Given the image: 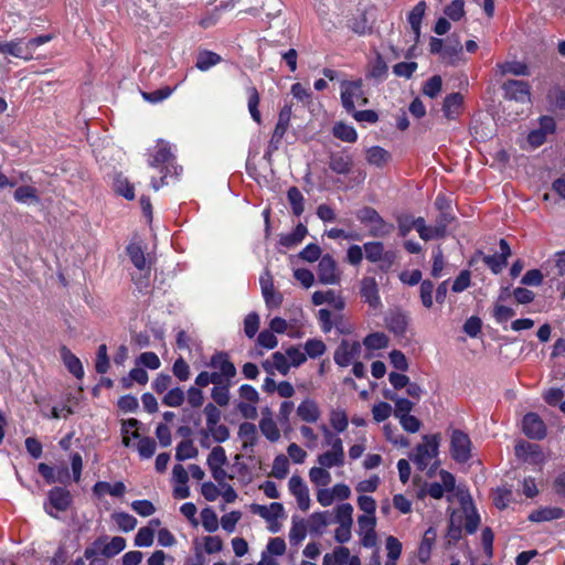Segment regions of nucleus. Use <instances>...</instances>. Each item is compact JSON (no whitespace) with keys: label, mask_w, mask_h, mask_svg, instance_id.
Wrapping results in <instances>:
<instances>
[{"label":"nucleus","mask_w":565,"mask_h":565,"mask_svg":"<svg viewBox=\"0 0 565 565\" xmlns=\"http://www.w3.org/2000/svg\"><path fill=\"white\" fill-rule=\"evenodd\" d=\"M330 169L338 174H348L352 170L353 159L350 154L337 152L330 156Z\"/></svg>","instance_id":"obj_30"},{"label":"nucleus","mask_w":565,"mask_h":565,"mask_svg":"<svg viewBox=\"0 0 565 565\" xmlns=\"http://www.w3.org/2000/svg\"><path fill=\"white\" fill-rule=\"evenodd\" d=\"M436 536L437 533L434 527H429L425 531L420 545L418 547V558L422 563H425L429 559Z\"/></svg>","instance_id":"obj_36"},{"label":"nucleus","mask_w":565,"mask_h":565,"mask_svg":"<svg viewBox=\"0 0 565 565\" xmlns=\"http://www.w3.org/2000/svg\"><path fill=\"white\" fill-rule=\"evenodd\" d=\"M233 385V382H224L220 384H214L212 391H211V397L212 399L218 405V406H227L230 403V388Z\"/></svg>","instance_id":"obj_41"},{"label":"nucleus","mask_w":565,"mask_h":565,"mask_svg":"<svg viewBox=\"0 0 565 565\" xmlns=\"http://www.w3.org/2000/svg\"><path fill=\"white\" fill-rule=\"evenodd\" d=\"M362 81H344L341 83V102L347 111H353L355 106L367 104L364 96Z\"/></svg>","instance_id":"obj_5"},{"label":"nucleus","mask_w":565,"mask_h":565,"mask_svg":"<svg viewBox=\"0 0 565 565\" xmlns=\"http://www.w3.org/2000/svg\"><path fill=\"white\" fill-rule=\"evenodd\" d=\"M307 535V524L305 520L292 518V525L289 531V542L291 545L300 544Z\"/></svg>","instance_id":"obj_48"},{"label":"nucleus","mask_w":565,"mask_h":565,"mask_svg":"<svg viewBox=\"0 0 565 565\" xmlns=\"http://www.w3.org/2000/svg\"><path fill=\"white\" fill-rule=\"evenodd\" d=\"M440 482H431L427 483L422 490H420V497L427 494L431 497L433 499H441L445 494V492H452L456 486V479L455 477L446 471L441 470L439 472Z\"/></svg>","instance_id":"obj_9"},{"label":"nucleus","mask_w":565,"mask_h":565,"mask_svg":"<svg viewBox=\"0 0 565 565\" xmlns=\"http://www.w3.org/2000/svg\"><path fill=\"white\" fill-rule=\"evenodd\" d=\"M47 499L50 502V508L45 507L46 513L51 516L56 518V514L52 512L51 509H55L56 511H66L72 503V494L71 492L61 487H55L49 491Z\"/></svg>","instance_id":"obj_15"},{"label":"nucleus","mask_w":565,"mask_h":565,"mask_svg":"<svg viewBox=\"0 0 565 565\" xmlns=\"http://www.w3.org/2000/svg\"><path fill=\"white\" fill-rule=\"evenodd\" d=\"M439 435H425L423 443L417 445L414 454L411 456L412 461L417 469L424 471L438 455Z\"/></svg>","instance_id":"obj_3"},{"label":"nucleus","mask_w":565,"mask_h":565,"mask_svg":"<svg viewBox=\"0 0 565 565\" xmlns=\"http://www.w3.org/2000/svg\"><path fill=\"white\" fill-rule=\"evenodd\" d=\"M329 420L337 434L343 433L349 426L347 412L339 407L330 411Z\"/></svg>","instance_id":"obj_42"},{"label":"nucleus","mask_w":565,"mask_h":565,"mask_svg":"<svg viewBox=\"0 0 565 565\" xmlns=\"http://www.w3.org/2000/svg\"><path fill=\"white\" fill-rule=\"evenodd\" d=\"M317 461L320 466L327 469L334 467H342L345 462L344 448L328 449L317 457Z\"/></svg>","instance_id":"obj_27"},{"label":"nucleus","mask_w":565,"mask_h":565,"mask_svg":"<svg viewBox=\"0 0 565 565\" xmlns=\"http://www.w3.org/2000/svg\"><path fill=\"white\" fill-rule=\"evenodd\" d=\"M462 45L458 38H448L444 42L441 60L448 64H455L461 53Z\"/></svg>","instance_id":"obj_32"},{"label":"nucleus","mask_w":565,"mask_h":565,"mask_svg":"<svg viewBox=\"0 0 565 565\" xmlns=\"http://www.w3.org/2000/svg\"><path fill=\"white\" fill-rule=\"evenodd\" d=\"M127 254L134 266L141 270L149 273L150 266L147 262L145 253L139 244L131 243L127 246Z\"/></svg>","instance_id":"obj_34"},{"label":"nucleus","mask_w":565,"mask_h":565,"mask_svg":"<svg viewBox=\"0 0 565 565\" xmlns=\"http://www.w3.org/2000/svg\"><path fill=\"white\" fill-rule=\"evenodd\" d=\"M126 547V540L121 536H114L110 541H105L102 544L100 554L105 557H113L124 551Z\"/></svg>","instance_id":"obj_43"},{"label":"nucleus","mask_w":565,"mask_h":565,"mask_svg":"<svg viewBox=\"0 0 565 565\" xmlns=\"http://www.w3.org/2000/svg\"><path fill=\"white\" fill-rule=\"evenodd\" d=\"M383 431H384L385 438L393 445L399 446V447H408L409 446L408 439L405 436H403L402 434H399L398 429L395 426H393L392 424H385L383 426Z\"/></svg>","instance_id":"obj_52"},{"label":"nucleus","mask_w":565,"mask_h":565,"mask_svg":"<svg viewBox=\"0 0 565 565\" xmlns=\"http://www.w3.org/2000/svg\"><path fill=\"white\" fill-rule=\"evenodd\" d=\"M309 478L312 483L319 487H327L331 482L330 472L320 465L309 470Z\"/></svg>","instance_id":"obj_53"},{"label":"nucleus","mask_w":565,"mask_h":565,"mask_svg":"<svg viewBox=\"0 0 565 565\" xmlns=\"http://www.w3.org/2000/svg\"><path fill=\"white\" fill-rule=\"evenodd\" d=\"M307 234V227L302 223H299L291 233L280 235L279 244L284 247L292 248L300 244Z\"/></svg>","instance_id":"obj_33"},{"label":"nucleus","mask_w":565,"mask_h":565,"mask_svg":"<svg viewBox=\"0 0 565 565\" xmlns=\"http://www.w3.org/2000/svg\"><path fill=\"white\" fill-rule=\"evenodd\" d=\"M125 492L126 486L121 481L115 482L114 484H110L106 481H97L93 486V493L98 498H102L107 493L111 497H122Z\"/></svg>","instance_id":"obj_31"},{"label":"nucleus","mask_w":565,"mask_h":565,"mask_svg":"<svg viewBox=\"0 0 565 565\" xmlns=\"http://www.w3.org/2000/svg\"><path fill=\"white\" fill-rule=\"evenodd\" d=\"M237 435L242 440L243 450L253 451L258 440L256 425L249 422L242 423L238 427Z\"/></svg>","instance_id":"obj_26"},{"label":"nucleus","mask_w":565,"mask_h":565,"mask_svg":"<svg viewBox=\"0 0 565 565\" xmlns=\"http://www.w3.org/2000/svg\"><path fill=\"white\" fill-rule=\"evenodd\" d=\"M296 413L300 420L308 424L317 423L321 418L322 414L319 404L310 397L305 398L298 405Z\"/></svg>","instance_id":"obj_23"},{"label":"nucleus","mask_w":565,"mask_h":565,"mask_svg":"<svg viewBox=\"0 0 565 565\" xmlns=\"http://www.w3.org/2000/svg\"><path fill=\"white\" fill-rule=\"evenodd\" d=\"M209 367L213 370V374L218 376V384L224 382H233L237 371L230 356L225 352H216L211 356Z\"/></svg>","instance_id":"obj_7"},{"label":"nucleus","mask_w":565,"mask_h":565,"mask_svg":"<svg viewBox=\"0 0 565 565\" xmlns=\"http://www.w3.org/2000/svg\"><path fill=\"white\" fill-rule=\"evenodd\" d=\"M393 414V407L386 402H380L373 405L372 416L376 423L386 420Z\"/></svg>","instance_id":"obj_63"},{"label":"nucleus","mask_w":565,"mask_h":565,"mask_svg":"<svg viewBox=\"0 0 565 565\" xmlns=\"http://www.w3.org/2000/svg\"><path fill=\"white\" fill-rule=\"evenodd\" d=\"M361 344L358 341L342 340L334 351V362L342 367L352 364L360 356Z\"/></svg>","instance_id":"obj_10"},{"label":"nucleus","mask_w":565,"mask_h":565,"mask_svg":"<svg viewBox=\"0 0 565 565\" xmlns=\"http://www.w3.org/2000/svg\"><path fill=\"white\" fill-rule=\"evenodd\" d=\"M514 450L518 459L524 462L535 466L544 462V452L542 451V448L536 444L520 441L515 445Z\"/></svg>","instance_id":"obj_12"},{"label":"nucleus","mask_w":565,"mask_h":565,"mask_svg":"<svg viewBox=\"0 0 565 565\" xmlns=\"http://www.w3.org/2000/svg\"><path fill=\"white\" fill-rule=\"evenodd\" d=\"M448 217L446 214L441 215L440 221L435 226H425L418 232V235L424 241H430L434 238L443 237L446 233Z\"/></svg>","instance_id":"obj_37"},{"label":"nucleus","mask_w":565,"mask_h":565,"mask_svg":"<svg viewBox=\"0 0 565 565\" xmlns=\"http://www.w3.org/2000/svg\"><path fill=\"white\" fill-rule=\"evenodd\" d=\"M206 463L211 470L212 477L217 481L222 482L227 473L224 466L227 463V457L225 449L222 446L214 447L207 456Z\"/></svg>","instance_id":"obj_11"},{"label":"nucleus","mask_w":565,"mask_h":565,"mask_svg":"<svg viewBox=\"0 0 565 565\" xmlns=\"http://www.w3.org/2000/svg\"><path fill=\"white\" fill-rule=\"evenodd\" d=\"M289 472V460L285 455L275 457L270 475L277 479H284Z\"/></svg>","instance_id":"obj_56"},{"label":"nucleus","mask_w":565,"mask_h":565,"mask_svg":"<svg viewBox=\"0 0 565 565\" xmlns=\"http://www.w3.org/2000/svg\"><path fill=\"white\" fill-rule=\"evenodd\" d=\"M222 61V57L212 52V51H201L198 54L195 66L202 71L206 72L211 67L217 65Z\"/></svg>","instance_id":"obj_44"},{"label":"nucleus","mask_w":565,"mask_h":565,"mask_svg":"<svg viewBox=\"0 0 565 565\" xmlns=\"http://www.w3.org/2000/svg\"><path fill=\"white\" fill-rule=\"evenodd\" d=\"M318 278L321 284L337 285L340 281V274L337 270V264L329 254L323 255L318 264Z\"/></svg>","instance_id":"obj_14"},{"label":"nucleus","mask_w":565,"mask_h":565,"mask_svg":"<svg viewBox=\"0 0 565 565\" xmlns=\"http://www.w3.org/2000/svg\"><path fill=\"white\" fill-rule=\"evenodd\" d=\"M292 114V105L286 104L279 111L278 121L269 141V147L277 149L286 131L288 130L290 118Z\"/></svg>","instance_id":"obj_18"},{"label":"nucleus","mask_w":565,"mask_h":565,"mask_svg":"<svg viewBox=\"0 0 565 565\" xmlns=\"http://www.w3.org/2000/svg\"><path fill=\"white\" fill-rule=\"evenodd\" d=\"M435 290L434 282L426 279L420 282L419 296L425 308L430 309L434 305L433 294Z\"/></svg>","instance_id":"obj_59"},{"label":"nucleus","mask_w":565,"mask_h":565,"mask_svg":"<svg viewBox=\"0 0 565 565\" xmlns=\"http://www.w3.org/2000/svg\"><path fill=\"white\" fill-rule=\"evenodd\" d=\"M500 254L484 255L483 262L491 269L493 274H499L508 264V258L511 256V248L504 238L499 242Z\"/></svg>","instance_id":"obj_19"},{"label":"nucleus","mask_w":565,"mask_h":565,"mask_svg":"<svg viewBox=\"0 0 565 565\" xmlns=\"http://www.w3.org/2000/svg\"><path fill=\"white\" fill-rule=\"evenodd\" d=\"M184 402V392L180 387L169 390L162 398V403L169 407H179Z\"/></svg>","instance_id":"obj_62"},{"label":"nucleus","mask_w":565,"mask_h":565,"mask_svg":"<svg viewBox=\"0 0 565 565\" xmlns=\"http://www.w3.org/2000/svg\"><path fill=\"white\" fill-rule=\"evenodd\" d=\"M359 534L361 536V544L364 547H373L376 545V518L371 515H360L358 518Z\"/></svg>","instance_id":"obj_17"},{"label":"nucleus","mask_w":565,"mask_h":565,"mask_svg":"<svg viewBox=\"0 0 565 565\" xmlns=\"http://www.w3.org/2000/svg\"><path fill=\"white\" fill-rule=\"evenodd\" d=\"M250 512L264 519L268 524V531L271 533L280 531L281 524L279 523V519L286 518L284 505L279 502H273L269 505L253 503L250 505Z\"/></svg>","instance_id":"obj_4"},{"label":"nucleus","mask_w":565,"mask_h":565,"mask_svg":"<svg viewBox=\"0 0 565 565\" xmlns=\"http://www.w3.org/2000/svg\"><path fill=\"white\" fill-rule=\"evenodd\" d=\"M113 519L118 527L124 532L132 531L137 525V519L126 512H117L113 514Z\"/></svg>","instance_id":"obj_57"},{"label":"nucleus","mask_w":565,"mask_h":565,"mask_svg":"<svg viewBox=\"0 0 565 565\" xmlns=\"http://www.w3.org/2000/svg\"><path fill=\"white\" fill-rule=\"evenodd\" d=\"M408 326L407 317L402 312H392L386 318V327L395 335H404Z\"/></svg>","instance_id":"obj_35"},{"label":"nucleus","mask_w":565,"mask_h":565,"mask_svg":"<svg viewBox=\"0 0 565 565\" xmlns=\"http://www.w3.org/2000/svg\"><path fill=\"white\" fill-rule=\"evenodd\" d=\"M564 515V511L561 508H543L533 511L529 515V520L532 522H545L561 519Z\"/></svg>","instance_id":"obj_40"},{"label":"nucleus","mask_w":565,"mask_h":565,"mask_svg":"<svg viewBox=\"0 0 565 565\" xmlns=\"http://www.w3.org/2000/svg\"><path fill=\"white\" fill-rule=\"evenodd\" d=\"M246 93H247V97H248L247 98V108L250 114V117L253 118V120L255 122L260 124L262 115L258 109L259 102H260L259 93L255 86H248L246 88Z\"/></svg>","instance_id":"obj_38"},{"label":"nucleus","mask_w":565,"mask_h":565,"mask_svg":"<svg viewBox=\"0 0 565 565\" xmlns=\"http://www.w3.org/2000/svg\"><path fill=\"white\" fill-rule=\"evenodd\" d=\"M332 134L335 138L344 142H355L358 139V134L354 127L342 121L334 124Z\"/></svg>","instance_id":"obj_45"},{"label":"nucleus","mask_w":565,"mask_h":565,"mask_svg":"<svg viewBox=\"0 0 565 565\" xmlns=\"http://www.w3.org/2000/svg\"><path fill=\"white\" fill-rule=\"evenodd\" d=\"M443 79L439 75H434L429 79H427L423 86V94L435 98L441 92Z\"/></svg>","instance_id":"obj_60"},{"label":"nucleus","mask_w":565,"mask_h":565,"mask_svg":"<svg viewBox=\"0 0 565 565\" xmlns=\"http://www.w3.org/2000/svg\"><path fill=\"white\" fill-rule=\"evenodd\" d=\"M174 159L171 145L164 140H158L156 146L149 149V166L160 168L161 172L164 173L160 182L154 178L151 180V188L154 191H158L164 184L169 174L179 175L182 171V168L174 163Z\"/></svg>","instance_id":"obj_1"},{"label":"nucleus","mask_w":565,"mask_h":565,"mask_svg":"<svg viewBox=\"0 0 565 565\" xmlns=\"http://www.w3.org/2000/svg\"><path fill=\"white\" fill-rule=\"evenodd\" d=\"M14 200L19 203L39 202L38 191L30 185L19 186L14 192Z\"/></svg>","instance_id":"obj_54"},{"label":"nucleus","mask_w":565,"mask_h":565,"mask_svg":"<svg viewBox=\"0 0 565 565\" xmlns=\"http://www.w3.org/2000/svg\"><path fill=\"white\" fill-rule=\"evenodd\" d=\"M450 454L455 461L465 463L471 458V440L460 429H454L450 436Z\"/></svg>","instance_id":"obj_8"},{"label":"nucleus","mask_w":565,"mask_h":565,"mask_svg":"<svg viewBox=\"0 0 565 565\" xmlns=\"http://www.w3.org/2000/svg\"><path fill=\"white\" fill-rule=\"evenodd\" d=\"M390 339L384 332L370 333L363 340V345L370 351L385 349Z\"/></svg>","instance_id":"obj_46"},{"label":"nucleus","mask_w":565,"mask_h":565,"mask_svg":"<svg viewBox=\"0 0 565 565\" xmlns=\"http://www.w3.org/2000/svg\"><path fill=\"white\" fill-rule=\"evenodd\" d=\"M206 435L212 437V440L215 443H224L230 438V430L224 424H214L210 426H205Z\"/></svg>","instance_id":"obj_55"},{"label":"nucleus","mask_w":565,"mask_h":565,"mask_svg":"<svg viewBox=\"0 0 565 565\" xmlns=\"http://www.w3.org/2000/svg\"><path fill=\"white\" fill-rule=\"evenodd\" d=\"M258 426L264 437L270 443H276L280 439V430L269 407L262 409V418Z\"/></svg>","instance_id":"obj_22"},{"label":"nucleus","mask_w":565,"mask_h":565,"mask_svg":"<svg viewBox=\"0 0 565 565\" xmlns=\"http://www.w3.org/2000/svg\"><path fill=\"white\" fill-rule=\"evenodd\" d=\"M523 433L532 439H542L546 435V427L539 415L529 413L523 417Z\"/></svg>","instance_id":"obj_24"},{"label":"nucleus","mask_w":565,"mask_h":565,"mask_svg":"<svg viewBox=\"0 0 565 565\" xmlns=\"http://www.w3.org/2000/svg\"><path fill=\"white\" fill-rule=\"evenodd\" d=\"M148 373L142 367H135L130 370L128 377L121 380L122 386L128 388L132 382L145 385L148 382Z\"/></svg>","instance_id":"obj_58"},{"label":"nucleus","mask_w":565,"mask_h":565,"mask_svg":"<svg viewBox=\"0 0 565 565\" xmlns=\"http://www.w3.org/2000/svg\"><path fill=\"white\" fill-rule=\"evenodd\" d=\"M199 455L198 449L190 439L180 441L175 448V459L178 461H184L188 459L196 458Z\"/></svg>","instance_id":"obj_47"},{"label":"nucleus","mask_w":565,"mask_h":565,"mask_svg":"<svg viewBox=\"0 0 565 565\" xmlns=\"http://www.w3.org/2000/svg\"><path fill=\"white\" fill-rule=\"evenodd\" d=\"M425 11L426 2L419 1L408 14V23L411 24L416 39H418L420 35L422 20L424 18Z\"/></svg>","instance_id":"obj_39"},{"label":"nucleus","mask_w":565,"mask_h":565,"mask_svg":"<svg viewBox=\"0 0 565 565\" xmlns=\"http://www.w3.org/2000/svg\"><path fill=\"white\" fill-rule=\"evenodd\" d=\"M0 53L17 58L30 61V53L25 46L24 39L18 38L7 42H0Z\"/></svg>","instance_id":"obj_25"},{"label":"nucleus","mask_w":565,"mask_h":565,"mask_svg":"<svg viewBox=\"0 0 565 565\" xmlns=\"http://www.w3.org/2000/svg\"><path fill=\"white\" fill-rule=\"evenodd\" d=\"M547 99L554 109H565V88L553 87L547 94Z\"/></svg>","instance_id":"obj_64"},{"label":"nucleus","mask_w":565,"mask_h":565,"mask_svg":"<svg viewBox=\"0 0 565 565\" xmlns=\"http://www.w3.org/2000/svg\"><path fill=\"white\" fill-rule=\"evenodd\" d=\"M62 361L70 373H72L76 379L81 380L84 376V369L81 360L71 352V350L66 347H62L60 350Z\"/></svg>","instance_id":"obj_28"},{"label":"nucleus","mask_w":565,"mask_h":565,"mask_svg":"<svg viewBox=\"0 0 565 565\" xmlns=\"http://www.w3.org/2000/svg\"><path fill=\"white\" fill-rule=\"evenodd\" d=\"M287 198L291 206L292 213L296 216H300L305 211V198L300 190L296 186L289 188Z\"/></svg>","instance_id":"obj_49"},{"label":"nucleus","mask_w":565,"mask_h":565,"mask_svg":"<svg viewBox=\"0 0 565 565\" xmlns=\"http://www.w3.org/2000/svg\"><path fill=\"white\" fill-rule=\"evenodd\" d=\"M202 525L205 531L213 533L218 529V519L216 513L210 509L205 508L201 512Z\"/></svg>","instance_id":"obj_61"},{"label":"nucleus","mask_w":565,"mask_h":565,"mask_svg":"<svg viewBox=\"0 0 565 565\" xmlns=\"http://www.w3.org/2000/svg\"><path fill=\"white\" fill-rule=\"evenodd\" d=\"M361 297L373 309L382 307L377 281L374 277L366 276L361 280Z\"/></svg>","instance_id":"obj_20"},{"label":"nucleus","mask_w":565,"mask_h":565,"mask_svg":"<svg viewBox=\"0 0 565 565\" xmlns=\"http://www.w3.org/2000/svg\"><path fill=\"white\" fill-rule=\"evenodd\" d=\"M262 294L265 303L268 308H278L282 303V295L275 290L273 277L268 270H266L259 278Z\"/></svg>","instance_id":"obj_16"},{"label":"nucleus","mask_w":565,"mask_h":565,"mask_svg":"<svg viewBox=\"0 0 565 565\" xmlns=\"http://www.w3.org/2000/svg\"><path fill=\"white\" fill-rule=\"evenodd\" d=\"M463 96L460 93H452L446 96L443 105V111L446 118L456 119L461 113Z\"/></svg>","instance_id":"obj_29"},{"label":"nucleus","mask_w":565,"mask_h":565,"mask_svg":"<svg viewBox=\"0 0 565 565\" xmlns=\"http://www.w3.org/2000/svg\"><path fill=\"white\" fill-rule=\"evenodd\" d=\"M391 156L388 151L382 147L374 146L366 150V160L370 164L381 167L390 160Z\"/></svg>","instance_id":"obj_50"},{"label":"nucleus","mask_w":565,"mask_h":565,"mask_svg":"<svg viewBox=\"0 0 565 565\" xmlns=\"http://www.w3.org/2000/svg\"><path fill=\"white\" fill-rule=\"evenodd\" d=\"M290 493L296 498L298 507L302 511L310 508L309 490L300 476L294 475L288 482Z\"/></svg>","instance_id":"obj_21"},{"label":"nucleus","mask_w":565,"mask_h":565,"mask_svg":"<svg viewBox=\"0 0 565 565\" xmlns=\"http://www.w3.org/2000/svg\"><path fill=\"white\" fill-rule=\"evenodd\" d=\"M356 218L369 227V235L371 237L383 238L388 236L394 230V225L387 223L379 212L371 206L360 209L356 212Z\"/></svg>","instance_id":"obj_2"},{"label":"nucleus","mask_w":565,"mask_h":565,"mask_svg":"<svg viewBox=\"0 0 565 565\" xmlns=\"http://www.w3.org/2000/svg\"><path fill=\"white\" fill-rule=\"evenodd\" d=\"M497 66L501 75L513 74L515 76H524L529 74L527 66L522 62H504Z\"/></svg>","instance_id":"obj_51"},{"label":"nucleus","mask_w":565,"mask_h":565,"mask_svg":"<svg viewBox=\"0 0 565 565\" xmlns=\"http://www.w3.org/2000/svg\"><path fill=\"white\" fill-rule=\"evenodd\" d=\"M365 257L371 263H380V269L387 271L396 259L394 250H385L384 244L379 241L366 242L363 245Z\"/></svg>","instance_id":"obj_6"},{"label":"nucleus","mask_w":565,"mask_h":565,"mask_svg":"<svg viewBox=\"0 0 565 565\" xmlns=\"http://www.w3.org/2000/svg\"><path fill=\"white\" fill-rule=\"evenodd\" d=\"M504 97L518 103H530V86L524 81L510 79L502 85Z\"/></svg>","instance_id":"obj_13"}]
</instances>
